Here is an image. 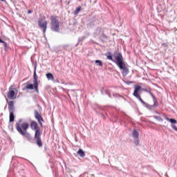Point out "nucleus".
I'll return each instance as SVG.
<instances>
[{
  "mask_svg": "<svg viewBox=\"0 0 177 177\" xmlns=\"http://www.w3.org/2000/svg\"><path fill=\"white\" fill-rule=\"evenodd\" d=\"M115 64L119 67V68L122 70L123 75H127L128 73H129V69H128V67H127V65L125 64V62H124L122 54H121V53H117L115 56Z\"/></svg>",
  "mask_w": 177,
  "mask_h": 177,
  "instance_id": "f257e3e1",
  "label": "nucleus"
},
{
  "mask_svg": "<svg viewBox=\"0 0 177 177\" xmlns=\"http://www.w3.org/2000/svg\"><path fill=\"white\" fill-rule=\"evenodd\" d=\"M22 120L20 119L16 124L15 128L19 135L22 136H28L30 133L27 132L28 128H30V124L27 122L21 123Z\"/></svg>",
  "mask_w": 177,
  "mask_h": 177,
  "instance_id": "f03ea898",
  "label": "nucleus"
},
{
  "mask_svg": "<svg viewBox=\"0 0 177 177\" xmlns=\"http://www.w3.org/2000/svg\"><path fill=\"white\" fill-rule=\"evenodd\" d=\"M30 128L32 131H35V140L39 146V147H42V140L41 139V131H39V127H38V123L35 121H32L30 122Z\"/></svg>",
  "mask_w": 177,
  "mask_h": 177,
  "instance_id": "7ed1b4c3",
  "label": "nucleus"
},
{
  "mask_svg": "<svg viewBox=\"0 0 177 177\" xmlns=\"http://www.w3.org/2000/svg\"><path fill=\"white\" fill-rule=\"evenodd\" d=\"M39 85V84L38 83V75H37V65H35L33 74V84L28 82L25 88L26 89H28L29 91H32V89H35L36 92H38Z\"/></svg>",
  "mask_w": 177,
  "mask_h": 177,
  "instance_id": "20e7f679",
  "label": "nucleus"
},
{
  "mask_svg": "<svg viewBox=\"0 0 177 177\" xmlns=\"http://www.w3.org/2000/svg\"><path fill=\"white\" fill-rule=\"evenodd\" d=\"M50 28L52 31H55V32H59L60 31V22L57 19V15H52L50 17Z\"/></svg>",
  "mask_w": 177,
  "mask_h": 177,
  "instance_id": "39448f33",
  "label": "nucleus"
},
{
  "mask_svg": "<svg viewBox=\"0 0 177 177\" xmlns=\"http://www.w3.org/2000/svg\"><path fill=\"white\" fill-rule=\"evenodd\" d=\"M142 89V86H139V85H136L134 86V92L133 93V96H135V97H136L137 99H138V100H140V102H141V103L142 104H145V107H147V109H151V107H154L153 106H150L149 105V104L145 102V101H143V100L142 99V97H140V94H139V92H140V90Z\"/></svg>",
  "mask_w": 177,
  "mask_h": 177,
  "instance_id": "423d86ee",
  "label": "nucleus"
},
{
  "mask_svg": "<svg viewBox=\"0 0 177 177\" xmlns=\"http://www.w3.org/2000/svg\"><path fill=\"white\" fill-rule=\"evenodd\" d=\"M17 97V88L13 87V86H10L9 88V91L7 93V97L10 100H15Z\"/></svg>",
  "mask_w": 177,
  "mask_h": 177,
  "instance_id": "0eeeda50",
  "label": "nucleus"
},
{
  "mask_svg": "<svg viewBox=\"0 0 177 177\" xmlns=\"http://www.w3.org/2000/svg\"><path fill=\"white\" fill-rule=\"evenodd\" d=\"M38 26L41 28V30H43V33L45 34L48 29V21H46L45 18H40L38 20Z\"/></svg>",
  "mask_w": 177,
  "mask_h": 177,
  "instance_id": "6e6552de",
  "label": "nucleus"
},
{
  "mask_svg": "<svg viewBox=\"0 0 177 177\" xmlns=\"http://www.w3.org/2000/svg\"><path fill=\"white\" fill-rule=\"evenodd\" d=\"M35 115V118H36V120H37L41 128H43L44 124H42V122H44V119L42 118V116L38 112H36Z\"/></svg>",
  "mask_w": 177,
  "mask_h": 177,
  "instance_id": "1a4fd4ad",
  "label": "nucleus"
},
{
  "mask_svg": "<svg viewBox=\"0 0 177 177\" xmlns=\"http://www.w3.org/2000/svg\"><path fill=\"white\" fill-rule=\"evenodd\" d=\"M8 109L10 111H13L15 110V102L10 101L8 102Z\"/></svg>",
  "mask_w": 177,
  "mask_h": 177,
  "instance_id": "9d476101",
  "label": "nucleus"
},
{
  "mask_svg": "<svg viewBox=\"0 0 177 177\" xmlns=\"http://www.w3.org/2000/svg\"><path fill=\"white\" fill-rule=\"evenodd\" d=\"M46 76L48 81H55V77L53 76V74L48 73L46 74Z\"/></svg>",
  "mask_w": 177,
  "mask_h": 177,
  "instance_id": "9b49d317",
  "label": "nucleus"
},
{
  "mask_svg": "<svg viewBox=\"0 0 177 177\" xmlns=\"http://www.w3.org/2000/svg\"><path fill=\"white\" fill-rule=\"evenodd\" d=\"M144 91L147 92L148 93H149L151 95V96L153 97V99H154V103L156 104V102H157V100H156V97L154 96L153 93H151V91L147 90V88H145Z\"/></svg>",
  "mask_w": 177,
  "mask_h": 177,
  "instance_id": "f8f14e48",
  "label": "nucleus"
},
{
  "mask_svg": "<svg viewBox=\"0 0 177 177\" xmlns=\"http://www.w3.org/2000/svg\"><path fill=\"white\" fill-rule=\"evenodd\" d=\"M133 136L134 139H139V132L136 129L133 130Z\"/></svg>",
  "mask_w": 177,
  "mask_h": 177,
  "instance_id": "ddd939ff",
  "label": "nucleus"
},
{
  "mask_svg": "<svg viewBox=\"0 0 177 177\" xmlns=\"http://www.w3.org/2000/svg\"><path fill=\"white\" fill-rule=\"evenodd\" d=\"M77 153L78 156H80V157H85V152H84L82 149H80L77 151Z\"/></svg>",
  "mask_w": 177,
  "mask_h": 177,
  "instance_id": "4468645a",
  "label": "nucleus"
},
{
  "mask_svg": "<svg viewBox=\"0 0 177 177\" xmlns=\"http://www.w3.org/2000/svg\"><path fill=\"white\" fill-rule=\"evenodd\" d=\"M15 121V113L13 112L10 113V122H13Z\"/></svg>",
  "mask_w": 177,
  "mask_h": 177,
  "instance_id": "2eb2a0df",
  "label": "nucleus"
},
{
  "mask_svg": "<svg viewBox=\"0 0 177 177\" xmlns=\"http://www.w3.org/2000/svg\"><path fill=\"white\" fill-rule=\"evenodd\" d=\"M81 10V6H79L76 8V10L74 11V15L77 16Z\"/></svg>",
  "mask_w": 177,
  "mask_h": 177,
  "instance_id": "dca6fc26",
  "label": "nucleus"
},
{
  "mask_svg": "<svg viewBox=\"0 0 177 177\" xmlns=\"http://www.w3.org/2000/svg\"><path fill=\"white\" fill-rule=\"evenodd\" d=\"M166 120H167V121H169V122H171V124H176V122H177L176 120H175V119H170V118L166 117Z\"/></svg>",
  "mask_w": 177,
  "mask_h": 177,
  "instance_id": "f3484780",
  "label": "nucleus"
},
{
  "mask_svg": "<svg viewBox=\"0 0 177 177\" xmlns=\"http://www.w3.org/2000/svg\"><path fill=\"white\" fill-rule=\"evenodd\" d=\"M95 63L97 64V66H100V67H103V62H102L101 60L97 59L95 60Z\"/></svg>",
  "mask_w": 177,
  "mask_h": 177,
  "instance_id": "a211bd4d",
  "label": "nucleus"
},
{
  "mask_svg": "<svg viewBox=\"0 0 177 177\" xmlns=\"http://www.w3.org/2000/svg\"><path fill=\"white\" fill-rule=\"evenodd\" d=\"M109 55L106 56V58L108 60H111L112 62H114V59H113V56H111V53H108Z\"/></svg>",
  "mask_w": 177,
  "mask_h": 177,
  "instance_id": "6ab92c4d",
  "label": "nucleus"
},
{
  "mask_svg": "<svg viewBox=\"0 0 177 177\" xmlns=\"http://www.w3.org/2000/svg\"><path fill=\"white\" fill-rule=\"evenodd\" d=\"M1 44H3L4 48H8V44L2 40V42H0Z\"/></svg>",
  "mask_w": 177,
  "mask_h": 177,
  "instance_id": "aec40b11",
  "label": "nucleus"
},
{
  "mask_svg": "<svg viewBox=\"0 0 177 177\" xmlns=\"http://www.w3.org/2000/svg\"><path fill=\"white\" fill-rule=\"evenodd\" d=\"M171 128H173V129H174V131H176V132H177V127L176 124H172Z\"/></svg>",
  "mask_w": 177,
  "mask_h": 177,
  "instance_id": "412c9836",
  "label": "nucleus"
},
{
  "mask_svg": "<svg viewBox=\"0 0 177 177\" xmlns=\"http://www.w3.org/2000/svg\"><path fill=\"white\" fill-rule=\"evenodd\" d=\"M135 145H136L137 146L139 145V140L136 139V140L135 141Z\"/></svg>",
  "mask_w": 177,
  "mask_h": 177,
  "instance_id": "4be33fe9",
  "label": "nucleus"
},
{
  "mask_svg": "<svg viewBox=\"0 0 177 177\" xmlns=\"http://www.w3.org/2000/svg\"><path fill=\"white\" fill-rule=\"evenodd\" d=\"M28 15H30V13H31V10H29L28 11Z\"/></svg>",
  "mask_w": 177,
  "mask_h": 177,
  "instance_id": "5701e85b",
  "label": "nucleus"
},
{
  "mask_svg": "<svg viewBox=\"0 0 177 177\" xmlns=\"http://www.w3.org/2000/svg\"><path fill=\"white\" fill-rule=\"evenodd\" d=\"M0 42H3V41H2V39H1V38H0Z\"/></svg>",
  "mask_w": 177,
  "mask_h": 177,
  "instance_id": "b1692460",
  "label": "nucleus"
},
{
  "mask_svg": "<svg viewBox=\"0 0 177 177\" xmlns=\"http://www.w3.org/2000/svg\"><path fill=\"white\" fill-rule=\"evenodd\" d=\"M1 2H3V0H1Z\"/></svg>",
  "mask_w": 177,
  "mask_h": 177,
  "instance_id": "393cba45",
  "label": "nucleus"
}]
</instances>
